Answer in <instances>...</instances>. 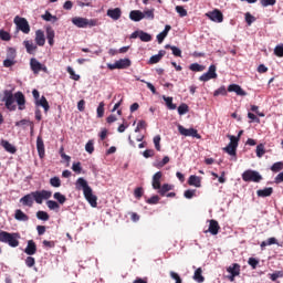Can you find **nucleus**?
<instances>
[{
    "mask_svg": "<svg viewBox=\"0 0 283 283\" xmlns=\"http://www.w3.org/2000/svg\"><path fill=\"white\" fill-rule=\"evenodd\" d=\"M163 178V172L161 171H157L154 176H153V189H160V180Z\"/></svg>",
    "mask_w": 283,
    "mask_h": 283,
    "instance_id": "nucleus-25",
    "label": "nucleus"
},
{
    "mask_svg": "<svg viewBox=\"0 0 283 283\" xmlns=\"http://www.w3.org/2000/svg\"><path fill=\"white\" fill-rule=\"evenodd\" d=\"M87 154H94V140H88L85 145Z\"/></svg>",
    "mask_w": 283,
    "mask_h": 283,
    "instance_id": "nucleus-51",
    "label": "nucleus"
},
{
    "mask_svg": "<svg viewBox=\"0 0 283 283\" xmlns=\"http://www.w3.org/2000/svg\"><path fill=\"white\" fill-rule=\"evenodd\" d=\"M20 239L21 235L17 232L10 233L7 231H0V242L9 244L12 249H17V247H19Z\"/></svg>",
    "mask_w": 283,
    "mask_h": 283,
    "instance_id": "nucleus-3",
    "label": "nucleus"
},
{
    "mask_svg": "<svg viewBox=\"0 0 283 283\" xmlns=\"http://www.w3.org/2000/svg\"><path fill=\"white\" fill-rule=\"evenodd\" d=\"M171 30V25L169 24H166L165 29L163 32H160L158 35H157V41L158 43H163L165 41V39H167V35L169 34V31Z\"/></svg>",
    "mask_w": 283,
    "mask_h": 283,
    "instance_id": "nucleus-26",
    "label": "nucleus"
},
{
    "mask_svg": "<svg viewBox=\"0 0 283 283\" xmlns=\"http://www.w3.org/2000/svg\"><path fill=\"white\" fill-rule=\"evenodd\" d=\"M24 253L27 255H35L36 254V243L34 240H29L27 248L24 249Z\"/></svg>",
    "mask_w": 283,
    "mask_h": 283,
    "instance_id": "nucleus-18",
    "label": "nucleus"
},
{
    "mask_svg": "<svg viewBox=\"0 0 283 283\" xmlns=\"http://www.w3.org/2000/svg\"><path fill=\"white\" fill-rule=\"evenodd\" d=\"M227 271L230 275H240V264L233 263L227 269Z\"/></svg>",
    "mask_w": 283,
    "mask_h": 283,
    "instance_id": "nucleus-31",
    "label": "nucleus"
},
{
    "mask_svg": "<svg viewBox=\"0 0 283 283\" xmlns=\"http://www.w3.org/2000/svg\"><path fill=\"white\" fill-rule=\"evenodd\" d=\"M164 101L168 109H176V104H174V97L164 96Z\"/></svg>",
    "mask_w": 283,
    "mask_h": 283,
    "instance_id": "nucleus-39",
    "label": "nucleus"
},
{
    "mask_svg": "<svg viewBox=\"0 0 283 283\" xmlns=\"http://www.w3.org/2000/svg\"><path fill=\"white\" fill-rule=\"evenodd\" d=\"M216 65L211 64L208 69L207 73H203L200 77L199 81H202L203 83H207V81H211V78H218V73H216Z\"/></svg>",
    "mask_w": 283,
    "mask_h": 283,
    "instance_id": "nucleus-9",
    "label": "nucleus"
},
{
    "mask_svg": "<svg viewBox=\"0 0 283 283\" xmlns=\"http://www.w3.org/2000/svg\"><path fill=\"white\" fill-rule=\"evenodd\" d=\"M242 180L244 182H260L262 180V175L256 170L248 169L242 174Z\"/></svg>",
    "mask_w": 283,
    "mask_h": 283,
    "instance_id": "nucleus-5",
    "label": "nucleus"
},
{
    "mask_svg": "<svg viewBox=\"0 0 283 283\" xmlns=\"http://www.w3.org/2000/svg\"><path fill=\"white\" fill-rule=\"evenodd\" d=\"M171 51H172L174 56H179V57L182 56V51L179 48L171 46Z\"/></svg>",
    "mask_w": 283,
    "mask_h": 283,
    "instance_id": "nucleus-64",
    "label": "nucleus"
},
{
    "mask_svg": "<svg viewBox=\"0 0 283 283\" xmlns=\"http://www.w3.org/2000/svg\"><path fill=\"white\" fill-rule=\"evenodd\" d=\"M139 39L144 43H149V41H151V34H149L145 31H139Z\"/></svg>",
    "mask_w": 283,
    "mask_h": 283,
    "instance_id": "nucleus-36",
    "label": "nucleus"
},
{
    "mask_svg": "<svg viewBox=\"0 0 283 283\" xmlns=\"http://www.w3.org/2000/svg\"><path fill=\"white\" fill-rule=\"evenodd\" d=\"M206 17L209 18L210 21H213V23H222V21H224V14H222L220 9H214L206 13Z\"/></svg>",
    "mask_w": 283,
    "mask_h": 283,
    "instance_id": "nucleus-8",
    "label": "nucleus"
},
{
    "mask_svg": "<svg viewBox=\"0 0 283 283\" xmlns=\"http://www.w3.org/2000/svg\"><path fill=\"white\" fill-rule=\"evenodd\" d=\"M38 220H43V222H48L50 220V214L43 210L36 212Z\"/></svg>",
    "mask_w": 283,
    "mask_h": 283,
    "instance_id": "nucleus-35",
    "label": "nucleus"
},
{
    "mask_svg": "<svg viewBox=\"0 0 283 283\" xmlns=\"http://www.w3.org/2000/svg\"><path fill=\"white\" fill-rule=\"evenodd\" d=\"M158 189V193H160L163 197L167 195L168 191H171V189H174V186L169 185V184H164L163 186H160V188Z\"/></svg>",
    "mask_w": 283,
    "mask_h": 283,
    "instance_id": "nucleus-32",
    "label": "nucleus"
},
{
    "mask_svg": "<svg viewBox=\"0 0 283 283\" xmlns=\"http://www.w3.org/2000/svg\"><path fill=\"white\" fill-rule=\"evenodd\" d=\"M84 198L85 200H87L88 205H91V207L96 208L98 207V197H96L92 190V188L90 190H87L86 192H84Z\"/></svg>",
    "mask_w": 283,
    "mask_h": 283,
    "instance_id": "nucleus-11",
    "label": "nucleus"
},
{
    "mask_svg": "<svg viewBox=\"0 0 283 283\" xmlns=\"http://www.w3.org/2000/svg\"><path fill=\"white\" fill-rule=\"evenodd\" d=\"M17 63V61H14V60H10V59H6L4 61H3V66L4 67H12V65H14Z\"/></svg>",
    "mask_w": 283,
    "mask_h": 283,
    "instance_id": "nucleus-63",
    "label": "nucleus"
},
{
    "mask_svg": "<svg viewBox=\"0 0 283 283\" xmlns=\"http://www.w3.org/2000/svg\"><path fill=\"white\" fill-rule=\"evenodd\" d=\"M71 21L76 28H95V25H98V20L96 19L75 17Z\"/></svg>",
    "mask_w": 283,
    "mask_h": 283,
    "instance_id": "nucleus-4",
    "label": "nucleus"
},
{
    "mask_svg": "<svg viewBox=\"0 0 283 283\" xmlns=\"http://www.w3.org/2000/svg\"><path fill=\"white\" fill-rule=\"evenodd\" d=\"M72 169L73 171H75V174H81V171L83 170V168L81 167V161L74 163Z\"/></svg>",
    "mask_w": 283,
    "mask_h": 283,
    "instance_id": "nucleus-60",
    "label": "nucleus"
},
{
    "mask_svg": "<svg viewBox=\"0 0 283 283\" xmlns=\"http://www.w3.org/2000/svg\"><path fill=\"white\" fill-rule=\"evenodd\" d=\"M24 264H25L29 269H32V266H34V264H36V260H35L32 255H29V256L24 260Z\"/></svg>",
    "mask_w": 283,
    "mask_h": 283,
    "instance_id": "nucleus-43",
    "label": "nucleus"
},
{
    "mask_svg": "<svg viewBox=\"0 0 283 283\" xmlns=\"http://www.w3.org/2000/svg\"><path fill=\"white\" fill-rule=\"evenodd\" d=\"M42 19L44 21H52V23H56V21H59V18H56V15H52L50 11H45V13L42 15Z\"/></svg>",
    "mask_w": 283,
    "mask_h": 283,
    "instance_id": "nucleus-33",
    "label": "nucleus"
},
{
    "mask_svg": "<svg viewBox=\"0 0 283 283\" xmlns=\"http://www.w3.org/2000/svg\"><path fill=\"white\" fill-rule=\"evenodd\" d=\"M264 154H266V150H264V145L259 144L256 146V156H258V158H262V156H264Z\"/></svg>",
    "mask_w": 283,
    "mask_h": 283,
    "instance_id": "nucleus-45",
    "label": "nucleus"
},
{
    "mask_svg": "<svg viewBox=\"0 0 283 283\" xmlns=\"http://www.w3.org/2000/svg\"><path fill=\"white\" fill-rule=\"evenodd\" d=\"M13 23H15L18 30H20L24 34H30V23H28V20L25 18L17 15L13 20Z\"/></svg>",
    "mask_w": 283,
    "mask_h": 283,
    "instance_id": "nucleus-6",
    "label": "nucleus"
},
{
    "mask_svg": "<svg viewBox=\"0 0 283 283\" xmlns=\"http://www.w3.org/2000/svg\"><path fill=\"white\" fill-rule=\"evenodd\" d=\"M0 39H1V41H10L12 39V36L10 35V33L8 31L0 30Z\"/></svg>",
    "mask_w": 283,
    "mask_h": 283,
    "instance_id": "nucleus-46",
    "label": "nucleus"
},
{
    "mask_svg": "<svg viewBox=\"0 0 283 283\" xmlns=\"http://www.w3.org/2000/svg\"><path fill=\"white\" fill-rule=\"evenodd\" d=\"M30 65L33 74H39L41 72L42 64L36 59L32 57L30 60Z\"/></svg>",
    "mask_w": 283,
    "mask_h": 283,
    "instance_id": "nucleus-22",
    "label": "nucleus"
},
{
    "mask_svg": "<svg viewBox=\"0 0 283 283\" xmlns=\"http://www.w3.org/2000/svg\"><path fill=\"white\" fill-rule=\"evenodd\" d=\"M228 92H235L237 96H247L245 91L242 90V86L238 84H230L228 86Z\"/></svg>",
    "mask_w": 283,
    "mask_h": 283,
    "instance_id": "nucleus-17",
    "label": "nucleus"
},
{
    "mask_svg": "<svg viewBox=\"0 0 283 283\" xmlns=\"http://www.w3.org/2000/svg\"><path fill=\"white\" fill-rule=\"evenodd\" d=\"M274 54H275V56H279L280 59H282V56H283V44H279L274 48Z\"/></svg>",
    "mask_w": 283,
    "mask_h": 283,
    "instance_id": "nucleus-49",
    "label": "nucleus"
},
{
    "mask_svg": "<svg viewBox=\"0 0 283 283\" xmlns=\"http://www.w3.org/2000/svg\"><path fill=\"white\" fill-rule=\"evenodd\" d=\"M192 279L195 280V282H198V283L205 282V277L202 276V268H198L195 271Z\"/></svg>",
    "mask_w": 283,
    "mask_h": 283,
    "instance_id": "nucleus-30",
    "label": "nucleus"
},
{
    "mask_svg": "<svg viewBox=\"0 0 283 283\" xmlns=\"http://www.w3.org/2000/svg\"><path fill=\"white\" fill-rule=\"evenodd\" d=\"M256 196L259 198H269L270 196H273V188H264L256 191Z\"/></svg>",
    "mask_w": 283,
    "mask_h": 283,
    "instance_id": "nucleus-23",
    "label": "nucleus"
},
{
    "mask_svg": "<svg viewBox=\"0 0 283 283\" xmlns=\"http://www.w3.org/2000/svg\"><path fill=\"white\" fill-rule=\"evenodd\" d=\"M154 145L157 151H160V135L154 137Z\"/></svg>",
    "mask_w": 283,
    "mask_h": 283,
    "instance_id": "nucleus-61",
    "label": "nucleus"
},
{
    "mask_svg": "<svg viewBox=\"0 0 283 283\" xmlns=\"http://www.w3.org/2000/svg\"><path fill=\"white\" fill-rule=\"evenodd\" d=\"M23 45L28 54H34V52H36V44L32 43V41L24 40Z\"/></svg>",
    "mask_w": 283,
    "mask_h": 283,
    "instance_id": "nucleus-28",
    "label": "nucleus"
},
{
    "mask_svg": "<svg viewBox=\"0 0 283 283\" xmlns=\"http://www.w3.org/2000/svg\"><path fill=\"white\" fill-rule=\"evenodd\" d=\"M228 138H230V143L223 148V151L229 154V156H235V151L238 150V138L233 135H228Z\"/></svg>",
    "mask_w": 283,
    "mask_h": 283,
    "instance_id": "nucleus-7",
    "label": "nucleus"
},
{
    "mask_svg": "<svg viewBox=\"0 0 283 283\" xmlns=\"http://www.w3.org/2000/svg\"><path fill=\"white\" fill-rule=\"evenodd\" d=\"M50 185H51V187H56V188L61 187V178H59V177L51 178Z\"/></svg>",
    "mask_w": 283,
    "mask_h": 283,
    "instance_id": "nucleus-50",
    "label": "nucleus"
},
{
    "mask_svg": "<svg viewBox=\"0 0 283 283\" xmlns=\"http://www.w3.org/2000/svg\"><path fill=\"white\" fill-rule=\"evenodd\" d=\"M0 101L1 103H4V107L9 109V112H15L17 105L21 112L25 109V95H23L21 92L12 93L10 90H4L2 94H0Z\"/></svg>",
    "mask_w": 283,
    "mask_h": 283,
    "instance_id": "nucleus-1",
    "label": "nucleus"
},
{
    "mask_svg": "<svg viewBox=\"0 0 283 283\" xmlns=\"http://www.w3.org/2000/svg\"><path fill=\"white\" fill-rule=\"evenodd\" d=\"M189 70H191V72H205V66L198 63H192L190 64Z\"/></svg>",
    "mask_w": 283,
    "mask_h": 283,
    "instance_id": "nucleus-40",
    "label": "nucleus"
},
{
    "mask_svg": "<svg viewBox=\"0 0 283 283\" xmlns=\"http://www.w3.org/2000/svg\"><path fill=\"white\" fill-rule=\"evenodd\" d=\"M189 112V106L187 104H181L178 107V114L179 116H184V114H187Z\"/></svg>",
    "mask_w": 283,
    "mask_h": 283,
    "instance_id": "nucleus-48",
    "label": "nucleus"
},
{
    "mask_svg": "<svg viewBox=\"0 0 283 283\" xmlns=\"http://www.w3.org/2000/svg\"><path fill=\"white\" fill-rule=\"evenodd\" d=\"M14 218L20 222H28V220H30V217H28L21 209L15 210Z\"/></svg>",
    "mask_w": 283,
    "mask_h": 283,
    "instance_id": "nucleus-29",
    "label": "nucleus"
},
{
    "mask_svg": "<svg viewBox=\"0 0 283 283\" xmlns=\"http://www.w3.org/2000/svg\"><path fill=\"white\" fill-rule=\"evenodd\" d=\"M282 170H283V163L282 161H276L271 167V171H274L275 174H277V171H282Z\"/></svg>",
    "mask_w": 283,
    "mask_h": 283,
    "instance_id": "nucleus-42",
    "label": "nucleus"
},
{
    "mask_svg": "<svg viewBox=\"0 0 283 283\" xmlns=\"http://www.w3.org/2000/svg\"><path fill=\"white\" fill-rule=\"evenodd\" d=\"M117 62V70H127V67L132 66V60L129 59H120Z\"/></svg>",
    "mask_w": 283,
    "mask_h": 283,
    "instance_id": "nucleus-24",
    "label": "nucleus"
},
{
    "mask_svg": "<svg viewBox=\"0 0 283 283\" xmlns=\"http://www.w3.org/2000/svg\"><path fill=\"white\" fill-rule=\"evenodd\" d=\"M106 14L107 17H109V19H113V21H118V19L123 17V11L120 10V8L108 9Z\"/></svg>",
    "mask_w": 283,
    "mask_h": 283,
    "instance_id": "nucleus-14",
    "label": "nucleus"
},
{
    "mask_svg": "<svg viewBox=\"0 0 283 283\" xmlns=\"http://www.w3.org/2000/svg\"><path fill=\"white\" fill-rule=\"evenodd\" d=\"M105 115V103L101 102L97 107V118H103Z\"/></svg>",
    "mask_w": 283,
    "mask_h": 283,
    "instance_id": "nucleus-44",
    "label": "nucleus"
},
{
    "mask_svg": "<svg viewBox=\"0 0 283 283\" xmlns=\"http://www.w3.org/2000/svg\"><path fill=\"white\" fill-rule=\"evenodd\" d=\"M176 12L179 14V17L185 18L187 17V10L182 6H177L175 8Z\"/></svg>",
    "mask_w": 283,
    "mask_h": 283,
    "instance_id": "nucleus-47",
    "label": "nucleus"
},
{
    "mask_svg": "<svg viewBox=\"0 0 283 283\" xmlns=\"http://www.w3.org/2000/svg\"><path fill=\"white\" fill-rule=\"evenodd\" d=\"M178 132L181 136H191L192 138L198 139L201 138L200 134H198V129L195 128H185V126L178 125Z\"/></svg>",
    "mask_w": 283,
    "mask_h": 283,
    "instance_id": "nucleus-10",
    "label": "nucleus"
},
{
    "mask_svg": "<svg viewBox=\"0 0 283 283\" xmlns=\"http://www.w3.org/2000/svg\"><path fill=\"white\" fill-rule=\"evenodd\" d=\"M52 198V191L50 190H36L31 193L23 196L20 199V202L23 207L32 208L34 206V201L36 205H43L44 200H50Z\"/></svg>",
    "mask_w": 283,
    "mask_h": 283,
    "instance_id": "nucleus-2",
    "label": "nucleus"
},
{
    "mask_svg": "<svg viewBox=\"0 0 283 283\" xmlns=\"http://www.w3.org/2000/svg\"><path fill=\"white\" fill-rule=\"evenodd\" d=\"M169 160V156H165L163 160L157 164L158 169L165 167V165H168Z\"/></svg>",
    "mask_w": 283,
    "mask_h": 283,
    "instance_id": "nucleus-62",
    "label": "nucleus"
},
{
    "mask_svg": "<svg viewBox=\"0 0 283 283\" xmlns=\"http://www.w3.org/2000/svg\"><path fill=\"white\" fill-rule=\"evenodd\" d=\"M7 59L14 61V59H17V49L9 48L7 51Z\"/></svg>",
    "mask_w": 283,
    "mask_h": 283,
    "instance_id": "nucleus-41",
    "label": "nucleus"
},
{
    "mask_svg": "<svg viewBox=\"0 0 283 283\" xmlns=\"http://www.w3.org/2000/svg\"><path fill=\"white\" fill-rule=\"evenodd\" d=\"M35 105H40V107H43L45 114L50 112V103H48V98L45 96H42L40 99L35 102Z\"/></svg>",
    "mask_w": 283,
    "mask_h": 283,
    "instance_id": "nucleus-27",
    "label": "nucleus"
},
{
    "mask_svg": "<svg viewBox=\"0 0 283 283\" xmlns=\"http://www.w3.org/2000/svg\"><path fill=\"white\" fill-rule=\"evenodd\" d=\"M35 43L40 48H43V45H45V33L43 31L38 30L35 32Z\"/></svg>",
    "mask_w": 283,
    "mask_h": 283,
    "instance_id": "nucleus-20",
    "label": "nucleus"
},
{
    "mask_svg": "<svg viewBox=\"0 0 283 283\" xmlns=\"http://www.w3.org/2000/svg\"><path fill=\"white\" fill-rule=\"evenodd\" d=\"M143 19H145V13H143V11L140 10H133L129 12V20L130 21H143Z\"/></svg>",
    "mask_w": 283,
    "mask_h": 283,
    "instance_id": "nucleus-16",
    "label": "nucleus"
},
{
    "mask_svg": "<svg viewBox=\"0 0 283 283\" xmlns=\"http://www.w3.org/2000/svg\"><path fill=\"white\" fill-rule=\"evenodd\" d=\"M213 96H227V88L224 86L219 87L214 91Z\"/></svg>",
    "mask_w": 283,
    "mask_h": 283,
    "instance_id": "nucleus-52",
    "label": "nucleus"
},
{
    "mask_svg": "<svg viewBox=\"0 0 283 283\" xmlns=\"http://www.w3.org/2000/svg\"><path fill=\"white\" fill-rule=\"evenodd\" d=\"M46 207L51 210V211H56V209H61V206L59 205V202L54 201V200H49L46 201Z\"/></svg>",
    "mask_w": 283,
    "mask_h": 283,
    "instance_id": "nucleus-37",
    "label": "nucleus"
},
{
    "mask_svg": "<svg viewBox=\"0 0 283 283\" xmlns=\"http://www.w3.org/2000/svg\"><path fill=\"white\" fill-rule=\"evenodd\" d=\"M75 189H77V191H83V193H86L87 191H90L92 189V187H90V185L87 184V180H85V178L80 177L77 178L76 182H75Z\"/></svg>",
    "mask_w": 283,
    "mask_h": 283,
    "instance_id": "nucleus-12",
    "label": "nucleus"
},
{
    "mask_svg": "<svg viewBox=\"0 0 283 283\" xmlns=\"http://www.w3.org/2000/svg\"><path fill=\"white\" fill-rule=\"evenodd\" d=\"M147 205H158L160 202V197L153 196L148 200H146Z\"/></svg>",
    "mask_w": 283,
    "mask_h": 283,
    "instance_id": "nucleus-54",
    "label": "nucleus"
},
{
    "mask_svg": "<svg viewBox=\"0 0 283 283\" xmlns=\"http://www.w3.org/2000/svg\"><path fill=\"white\" fill-rule=\"evenodd\" d=\"M253 22H255V17H253L251 13L247 12L245 13V23H248V25H252Z\"/></svg>",
    "mask_w": 283,
    "mask_h": 283,
    "instance_id": "nucleus-56",
    "label": "nucleus"
},
{
    "mask_svg": "<svg viewBox=\"0 0 283 283\" xmlns=\"http://www.w3.org/2000/svg\"><path fill=\"white\" fill-rule=\"evenodd\" d=\"M66 72L70 74L73 81H81V75L76 74V72H74V69H72V66H67Z\"/></svg>",
    "mask_w": 283,
    "mask_h": 283,
    "instance_id": "nucleus-38",
    "label": "nucleus"
},
{
    "mask_svg": "<svg viewBox=\"0 0 283 283\" xmlns=\"http://www.w3.org/2000/svg\"><path fill=\"white\" fill-rule=\"evenodd\" d=\"M143 187H138L134 190V196L137 198V200H140L143 198Z\"/></svg>",
    "mask_w": 283,
    "mask_h": 283,
    "instance_id": "nucleus-57",
    "label": "nucleus"
},
{
    "mask_svg": "<svg viewBox=\"0 0 283 283\" xmlns=\"http://www.w3.org/2000/svg\"><path fill=\"white\" fill-rule=\"evenodd\" d=\"M185 198H187L188 200H191V198H193V196H196V190H191L188 189L184 192Z\"/></svg>",
    "mask_w": 283,
    "mask_h": 283,
    "instance_id": "nucleus-58",
    "label": "nucleus"
},
{
    "mask_svg": "<svg viewBox=\"0 0 283 283\" xmlns=\"http://www.w3.org/2000/svg\"><path fill=\"white\" fill-rule=\"evenodd\" d=\"M188 185L190 187L200 188V187H202V179L196 175H191L188 179Z\"/></svg>",
    "mask_w": 283,
    "mask_h": 283,
    "instance_id": "nucleus-19",
    "label": "nucleus"
},
{
    "mask_svg": "<svg viewBox=\"0 0 283 283\" xmlns=\"http://www.w3.org/2000/svg\"><path fill=\"white\" fill-rule=\"evenodd\" d=\"M54 200H57V202L60 205H65V202L67 201V198L65 197V195L61 193V192H55L53 195Z\"/></svg>",
    "mask_w": 283,
    "mask_h": 283,
    "instance_id": "nucleus-34",
    "label": "nucleus"
},
{
    "mask_svg": "<svg viewBox=\"0 0 283 283\" xmlns=\"http://www.w3.org/2000/svg\"><path fill=\"white\" fill-rule=\"evenodd\" d=\"M1 147L8 151V154H17V147L10 144V142L2 139L0 143Z\"/></svg>",
    "mask_w": 283,
    "mask_h": 283,
    "instance_id": "nucleus-21",
    "label": "nucleus"
},
{
    "mask_svg": "<svg viewBox=\"0 0 283 283\" xmlns=\"http://www.w3.org/2000/svg\"><path fill=\"white\" fill-rule=\"evenodd\" d=\"M170 277L175 280V283H182V279L180 275L176 272H170Z\"/></svg>",
    "mask_w": 283,
    "mask_h": 283,
    "instance_id": "nucleus-59",
    "label": "nucleus"
},
{
    "mask_svg": "<svg viewBox=\"0 0 283 283\" xmlns=\"http://www.w3.org/2000/svg\"><path fill=\"white\" fill-rule=\"evenodd\" d=\"M36 150L40 158H45V144L43 143V137L38 136L36 138Z\"/></svg>",
    "mask_w": 283,
    "mask_h": 283,
    "instance_id": "nucleus-15",
    "label": "nucleus"
},
{
    "mask_svg": "<svg viewBox=\"0 0 283 283\" xmlns=\"http://www.w3.org/2000/svg\"><path fill=\"white\" fill-rule=\"evenodd\" d=\"M277 3V0H261V6L263 8H269V6H275Z\"/></svg>",
    "mask_w": 283,
    "mask_h": 283,
    "instance_id": "nucleus-55",
    "label": "nucleus"
},
{
    "mask_svg": "<svg viewBox=\"0 0 283 283\" xmlns=\"http://www.w3.org/2000/svg\"><path fill=\"white\" fill-rule=\"evenodd\" d=\"M248 264L252 268V269H258V265L260 264V261L255 258H250L248 260Z\"/></svg>",
    "mask_w": 283,
    "mask_h": 283,
    "instance_id": "nucleus-53",
    "label": "nucleus"
},
{
    "mask_svg": "<svg viewBox=\"0 0 283 283\" xmlns=\"http://www.w3.org/2000/svg\"><path fill=\"white\" fill-rule=\"evenodd\" d=\"M205 233H211V235H218L220 233V223L214 219L209 220V228Z\"/></svg>",
    "mask_w": 283,
    "mask_h": 283,
    "instance_id": "nucleus-13",
    "label": "nucleus"
}]
</instances>
